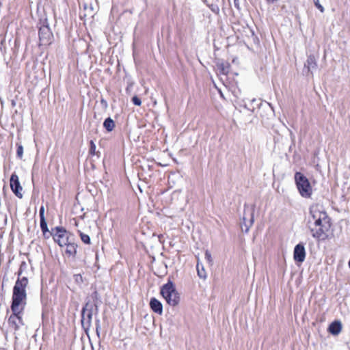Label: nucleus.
<instances>
[{"instance_id": "nucleus-19", "label": "nucleus", "mask_w": 350, "mask_h": 350, "mask_svg": "<svg viewBox=\"0 0 350 350\" xmlns=\"http://www.w3.org/2000/svg\"><path fill=\"white\" fill-rule=\"evenodd\" d=\"M90 144V150H89L90 154L96 155L97 157H99V152L96 151V145H95L94 142L92 140H91Z\"/></svg>"}, {"instance_id": "nucleus-32", "label": "nucleus", "mask_w": 350, "mask_h": 350, "mask_svg": "<svg viewBox=\"0 0 350 350\" xmlns=\"http://www.w3.org/2000/svg\"><path fill=\"white\" fill-rule=\"evenodd\" d=\"M349 268H350V259H349Z\"/></svg>"}, {"instance_id": "nucleus-6", "label": "nucleus", "mask_w": 350, "mask_h": 350, "mask_svg": "<svg viewBox=\"0 0 350 350\" xmlns=\"http://www.w3.org/2000/svg\"><path fill=\"white\" fill-rule=\"evenodd\" d=\"M254 208L249 207L245 208L243 217V223L241 224L242 230L247 232L254 223Z\"/></svg>"}, {"instance_id": "nucleus-25", "label": "nucleus", "mask_w": 350, "mask_h": 350, "mask_svg": "<svg viewBox=\"0 0 350 350\" xmlns=\"http://www.w3.org/2000/svg\"><path fill=\"white\" fill-rule=\"evenodd\" d=\"M39 215H40V219H45V217H44V207L43 206H42L40 208Z\"/></svg>"}, {"instance_id": "nucleus-14", "label": "nucleus", "mask_w": 350, "mask_h": 350, "mask_svg": "<svg viewBox=\"0 0 350 350\" xmlns=\"http://www.w3.org/2000/svg\"><path fill=\"white\" fill-rule=\"evenodd\" d=\"M342 329V324L339 321L332 323L328 328L329 332L333 335H338Z\"/></svg>"}, {"instance_id": "nucleus-16", "label": "nucleus", "mask_w": 350, "mask_h": 350, "mask_svg": "<svg viewBox=\"0 0 350 350\" xmlns=\"http://www.w3.org/2000/svg\"><path fill=\"white\" fill-rule=\"evenodd\" d=\"M103 126L108 132H110L115 127L114 121L111 118H107L103 122Z\"/></svg>"}, {"instance_id": "nucleus-30", "label": "nucleus", "mask_w": 350, "mask_h": 350, "mask_svg": "<svg viewBox=\"0 0 350 350\" xmlns=\"http://www.w3.org/2000/svg\"><path fill=\"white\" fill-rule=\"evenodd\" d=\"M101 103H102L107 104L106 101H105L104 100H101Z\"/></svg>"}, {"instance_id": "nucleus-31", "label": "nucleus", "mask_w": 350, "mask_h": 350, "mask_svg": "<svg viewBox=\"0 0 350 350\" xmlns=\"http://www.w3.org/2000/svg\"><path fill=\"white\" fill-rule=\"evenodd\" d=\"M248 109H249V110H250V111H254V107H252V109L248 108Z\"/></svg>"}, {"instance_id": "nucleus-3", "label": "nucleus", "mask_w": 350, "mask_h": 350, "mask_svg": "<svg viewBox=\"0 0 350 350\" xmlns=\"http://www.w3.org/2000/svg\"><path fill=\"white\" fill-rule=\"evenodd\" d=\"M161 294L170 306H176L179 304L180 296L172 282L168 281L161 287Z\"/></svg>"}, {"instance_id": "nucleus-20", "label": "nucleus", "mask_w": 350, "mask_h": 350, "mask_svg": "<svg viewBox=\"0 0 350 350\" xmlns=\"http://www.w3.org/2000/svg\"><path fill=\"white\" fill-rule=\"evenodd\" d=\"M40 228L43 233V236H46L48 232L47 224L45 219H40Z\"/></svg>"}, {"instance_id": "nucleus-27", "label": "nucleus", "mask_w": 350, "mask_h": 350, "mask_svg": "<svg viewBox=\"0 0 350 350\" xmlns=\"http://www.w3.org/2000/svg\"><path fill=\"white\" fill-rule=\"evenodd\" d=\"M55 232V229H52V231L50 232L49 230H48V232L46 234V236H44L46 239H49L51 236L53 237V234Z\"/></svg>"}, {"instance_id": "nucleus-2", "label": "nucleus", "mask_w": 350, "mask_h": 350, "mask_svg": "<svg viewBox=\"0 0 350 350\" xmlns=\"http://www.w3.org/2000/svg\"><path fill=\"white\" fill-rule=\"evenodd\" d=\"M307 225L315 239H320L328 230L329 219L323 205L314 204L310 207Z\"/></svg>"}, {"instance_id": "nucleus-11", "label": "nucleus", "mask_w": 350, "mask_h": 350, "mask_svg": "<svg viewBox=\"0 0 350 350\" xmlns=\"http://www.w3.org/2000/svg\"><path fill=\"white\" fill-rule=\"evenodd\" d=\"M83 10L85 11V16H93L96 10L98 9V5L97 0H94V2L88 0L83 5Z\"/></svg>"}, {"instance_id": "nucleus-29", "label": "nucleus", "mask_w": 350, "mask_h": 350, "mask_svg": "<svg viewBox=\"0 0 350 350\" xmlns=\"http://www.w3.org/2000/svg\"><path fill=\"white\" fill-rule=\"evenodd\" d=\"M256 101V100L255 98H254V99H252V100H251V103H255Z\"/></svg>"}, {"instance_id": "nucleus-5", "label": "nucleus", "mask_w": 350, "mask_h": 350, "mask_svg": "<svg viewBox=\"0 0 350 350\" xmlns=\"http://www.w3.org/2000/svg\"><path fill=\"white\" fill-rule=\"evenodd\" d=\"M53 238L60 247L66 245L70 241L68 232L62 227L55 228V232L53 234Z\"/></svg>"}, {"instance_id": "nucleus-7", "label": "nucleus", "mask_w": 350, "mask_h": 350, "mask_svg": "<svg viewBox=\"0 0 350 350\" xmlns=\"http://www.w3.org/2000/svg\"><path fill=\"white\" fill-rule=\"evenodd\" d=\"M53 34L50 28L46 25H43L39 29V40L40 44L47 45L51 42Z\"/></svg>"}, {"instance_id": "nucleus-17", "label": "nucleus", "mask_w": 350, "mask_h": 350, "mask_svg": "<svg viewBox=\"0 0 350 350\" xmlns=\"http://www.w3.org/2000/svg\"><path fill=\"white\" fill-rule=\"evenodd\" d=\"M220 72L223 75H227L230 70V66L228 63L221 62L217 64Z\"/></svg>"}, {"instance_id": "nucleus-28", "label": "nucleus", "mask_w": 350, "mask_h": 350, "mask_svg": "<svg viewBox=\"0 0 350 350\" xmlns=\"http://www.w3.org/2000/svg\"><path fill=\"white\" fill-rule=\"evenodd\" d=\"M76 277V280H77V278H79L80 279H81V276L80 275H75Z\"/></svg>"}, {"instance_id": "nucleus-22", "label": "nucleus", "mask_w": 350, "mask_h": 350, "mask_svg": "<svg viewBox=\"0 0 350 350\" xmlns=\"http://www.w3.org/2000/svg\"><path fill=\"white\" fill-rule=\"evenodd\" d=\"M16 154H17V156L19 157V158H22L23 157V147L22 145H18V147H17V151H16Z\"/></svg>"}, {"instance_id": "nucleus-4", "label": "nucleus", "mask_w": 350, "mask_h": 350, "mask_svg": "<svg viewBox=\"0 0 350 350\" xmlns=\"http://www.w3.org/2000/svg\"><path fill=\"white\" fill-rule=\"evenodd\" d=\"M295 180L300 195L304 198H310L312 193V189L308 179L301 173L296 172Z\"/></svg>"}, {"instance_id": "nucleus-10", "label": "nucleus", "mask_w": 350, "mask_h": 350, "mask_svg": "<svg viewBox=\"0 0 350 350\" xmlns=\"http://www.w3.org/2000/svg\"><path fill=\"white\" fill-rule=\"evenodd\" d=\"M294 260L299 262H302L305 260L306 251L304 246L299 243L297 244L294 248L293 254Z\"/></svg>"}, {"instance_id": "nucleus-13", "label": "nucleus", "mask_w": 350, "mask_h": 350, "mask_svg": "<svg viewBox=\"0 0 350 350\" xmlns=\"http://www.w3.org/2000/svg\"><path fill=\"white\" fill-rule=\"evenodd\" d=\"M317 66V61L314 56L312 55H309L305 63V67L308 69V71L312 72V70L316 69Z\"/></svg>"}, {"instance_id": "nucleus-12", "label": "nucleus", "mask_w": 350, "mask_h": 350, "mask_svg": "<svg viewBox=\"0 0 350 350\" xmlns=\"http://www.w3.org/2000/svg\"><path fill=\"white\" fill-rule=\"evenodd\" d=\"M150 308L156 313L161 314L163 312V306L160 301L154 297L151 298L150 301Z\"/></svg>"}, {"instance_id": "nucleus-9", "label": "nucleus", "mask_w": 350, "mask_h": 350, "mask_svg": "<svg viewBox=\"0 0 350 350\" xmlns=\"http://www.w3.org/2000/svg\"><path fill=\"white\" fill-rule=\"evenodd\" d=\"M10 187L13 193L18 198H21L23 194L21 193L23 188L19 182L18 176L15 174H12L10 177Z\"/></svg>"}, {"instance_id": "nucleus-23", "label": "nucleus", "mask_w": 350, "mask_h": 350, "mask_svg": "<svg viewBox=\"0 0 350 350\" xmlns=\"http://www.w3.org/2000/svg\"><path fill=\"white\" fill-rule=\"evenodd\" d=\"M132 101L135 105L140 106L142 104V101L140 98H139L137 96H135L132 98Z\"/></svg>"}, {"instance_id": "nucleus-24", "label": "nucleus", "mask_w": 350, "mask_h": 350, "mask_svg": "<svg viewBox=\"0 0 350 350\" xmlns=\"http://www.w3.org/2000/svg\"><path fill=\"white\" fill-rule=\"evenodd\" d=\"M314 3V5H316V7L321 11V12H324V8L319 3V0H313Z\"/></svg>"}, {"instance_id": "nucleus-15", "label": "nucleus", "mask_w": 350, "mask_h": 350, "mask_svg": "<svg viewBox=\"0 0 350 350\" xmlns=\"http://www.w3.org/2000/svg\"><path fill=\"white\" fill-rule=\"evenodd\" d=\"M65 246H66V252L69 255H75L77 253V245L75 243L70 241Z\"/></svg>"}, {"instance_id": "nucleus-18", "label": "nucleus", "mask_w": 350, "mask_h": 350, "mask_svg": "<svg viewBox=\"0 0 350 350\" xmlns=\"http://www.w3.org/2000/svg\"><path fill=\"white\" fill-rule=\"evenodd\" d=\"M198 275L200 278L205 279L206 278V273L202 265L199 262L196 265Z\"/></svg>"}, {"instance_id": "nucleus-8", "label": "nucleus", "mask_w": 350, "mask_h": 350, "mask_svg": "<svg viewBox=\"0 0 350 350\" xmlns=\"http://www.w3.org/2000/svg\"><path fill=\"white\" fill-rule=\"evenodd\" d=\"M92 319V309L89 308V305L86 304L85 307L82 309L81 312V324L83 328L89 329L91 325Z\"/></svg>"}, {"instance_id": "nucleus-21", "label": "nucleus", "mask_w": 350, "mask_h": 350, "mask_svg": "<svg viewBox=\"0 0 350 350\" xmlns=\"http://www.w3.org/2000/svg\"><path fill=\"white\" fill-rule=\"evenodd\" d=\"M80 237H81V241L84 243H85V244H90V238L89 235L85 234L80 232Z\"/></svg>"}, {"instance_id": "nucleus-1", "label": "nucleus", "mask_w": 350, "mask_h": 350, "mask_svg": "<svg viewBox=\"0 0 350 350\" xmlns=\"http://www.w3.org/2000/svg\"><path fill=\"white\" fill-rule=\"evenodd\" d=\"M25 266L26 264L23 262L18 273V278L13 288L12 304L10 307L12 314L9 317L8 321L9 326L15 331L18 330L21 326L24 324L22 316L26 306V287L28 284V280L25 276L22 278H20V276L22 274L23 267Z\"/></svg>"}, {"instance_id": "nucleus-26", "label": "nucleus", "mask_w": 350, "mask_h": 350, "mask_svg": "<svg viewBox=\"0 0 350 350\" xmlns=\"http://www.w3.org/2000/svg\"><path fill=\"white\" fill-rule=\"evenodd\" d=\"M205 258H206V259L207 260V261L209 263H211V262H212V257H211V253L208 251H206V252H205Z\"/></svg>"}]
</instances>
